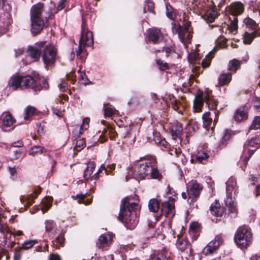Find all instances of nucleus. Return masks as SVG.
Instances as JSON below:
<instances>
[{
  "instance_id": "nucleus-1",
  "label": "nucleus",
  "mask_w": 260,
  "mask_h": 260,
  "mask_svg": "<svg viewBox=\"0 0 260 260\" xmlns=\"http://www.w3.org/2000/svg\"><path fill=\"white\" fill-rule=\"evenodd\" d=\"M139 208L138 203L131 201V198L126 197L121 202L118 219L129 229L134 228L138 223L136 210Z\"/></svg>"
},
{
  "instance_id": "nucleus-2",
  "label": "nucleus",
  "mask_w": 260,
  "mask_h": 260,
  "mask_svg": "<svg viewBox=\"0 0 260 260\" xmlns=\"http://www.w3.org/2000/svg\"><path fill=\"white\" fill-rule=\"evenodd\" d=\"M44 5L39 3L34 5L30 12L31 31L32 34L40 32L44 28L45 23L50 19L52 15L49 14L48 16H44Z\"/></svg>"
},
{
  "instance_id": "nucleus-3",
  "label": "nucleus",
  "mask_w": 260,
  "mask_h": 260,
  "mask_svg": "<svg viewBox=\"0 0 260 260\" xmlns=\"http://www.w3.org/2000/svg\"><path fill=\"white\" fill-rule=\"evenodd\" d=\"M36 85L35 79L30 76H23L17 74L12 76L8 82V86L13 90L27 88L36 90Z\"/></svg>"
},
{
  "instance_id": "nucleus-4",
  "label": "nucleus",
  "mask_w": 260,
  "mask_h": 260,
  "mask_svg": "<svg viewBox=\"0 0 260 260\" xmlns=\"http://www.w3.org/2000/svg\"><path fill=\"white\" fill-rule=\"evenodd\" d=\"M234 240L239 248L243 249L247 247L252 241V234L250 228L246 225L240 226L235 233Z\"/></svg>"
},
{
  "instance_id": "nucleus-5",
  "label": "nucleus",
  "mask_w": 260,
  "mask_h": 260,
  "mask_svg": "<svg viewBox=\"0 0 260 260\" xmlns=\"http://www.w3.org/2000/svg\"><path fill=\"white\" fill-rule=\"evenodd\" d=\"M205 101L208 107L212 109H217V101L214 98L210 96L209 93H202L196 96L194 101L193 108L194 112H199Z\"/></svg>"
},
{
  "instance_id": "nucleus-6",
  "label": "nucleus",
  "mask_w": 260,
  "mask_h": 260,
  "mask_svg": "<svg viewBox=\"0 0 260 260\" xmlns=\"http://www.w3.org/2000/svg\"><path fill=\"white\" fill-rule=\"evenodd\" d=\"M42 51V60L46 67H52L54 65L57 58V50L52 45L45 46Z\"/></svg>"
},
{
  "instance_id": "nucleus-7",
  "label": "nucleus",
  "mask_w": 260,
  "mask_h": 260,
  "mask_svg": "<svg viewBox=\"0 0 260 260\" xmlns=\"http://www.w3.org/2000/svg\"><path fill=\"white\" fill-rule=\"evenodd\" d=\"M93 44L92 32L86 31L82 28V35L79 42L78 48L76 50V55L79 56L82 53L83 49L86 46H90Z\"/></svg>"
},
{
  "instance_id": "nucleus-8",
  "label": "nucleus",
  "mask_w": 260,
  "mask_h": 260,
  "mask_svg": "<svg viewBox=\"0 0 260 260\" xmlns=\"http://www.w3.org/2000/svg\"><path fill=\"white\" fill-rule=\"evenodd\" d=\"M226 191L227 198L225 200L226 205L229 207V210L231 213H236L237 208L235 203L232 201L231 198V192L236 185V183L234 179L230 178L226 182Z\"/></svg>"
},
{
  "instance_id": "nucleus-9",
  "label": "nucleus",
  "mask_w": 260,
  "mask_h": 260,
  "mask_svg": "<svg viewBox=\"0 0 260 260\" xmlns=\"http://www.w3.org/2000/svg\"><path fill=\"white\" fill-rule=\"evenodd\" d=\"M153 161L151 160L139 164L135 170L137 176L140 178H144L149 176L153 170Z\"/></svg>"
},
{
  "instance_id": "nucleus-10",
  "label": "nucleus",
  "mask_w": 260,
  "mask_h": 260,
  "mask_svg": "<svg viewBox=\"0 0 260 260\" xmlns=\"http://www.w3.org/2000/svg\"><path fill=\"white\" fill-rule=\"evenodd\" d=\"M44 44V42H40L35 43L32 46H28V54L34 61H37L39 59L41 53L43 51Z\"/></svg>"
},
{
  "instance_id": "nucleus-11",
  "label": "nucleus",
  "mask_w": 260,
  "mask_h": 260,
  "mask_svg": "<svg viewBox=\"0 0 260 260\" xmlns=\"http://www.w3.org/2000/svg\"><path fill=\"white\" fill-rule=\"evenodd\" d=\"M223 243V238L222 235H218L215 239L210 242L208 245L204 248L203 252L206 255L210 254L215 251L219 246Z\"/></svg>"
},
{
  "instance_id": "nucleus-12",
  "label": "nucleus",
  "mask_w": 260,
  "mask_h": 260,
  "mask_svg": "<svg viewBox=\"0 0 260 260\" xmlns=\"http://www.w3.org/2000/svg\"><path fill=\"white\" fill-rule=\"evenodd\" d=\"M202 189L201 185L196 181H193L191 184L187 187V194L191 202H193L199 198Z\"/></svg>"
},
{
  "instance_id": "nucleus-13",
  "label": "nucleus",
  "mask_w": 260,
  "mask_h": 260,
  "mask_svg": "<svg viewBox=\"0 0 260 260\" xmlns=\"http://www.w3.org/2000/svg\"><path fill=\"white\" fill-rule=\"evenodd\" d=\"M176 31L178 34V37L185 48H187V44L190 42L191 38L190 32L186 27H183L179 26L176 29Z\"/></svg>"
},
{
  "instance_id": "nucleus-14",
  "label": "nucleus",
  "mask_w": 260,
  "mask_h": 260,
  "mask_svg": "<svg viewBox=\"0 0 260 260\" xmlns=\"http://www.w3.org/2000/svg\"><path fill=\"white\" fill-rule=\"evenodd\" d=\"M15 122V119L8 112H5L0 116V127L5 129L9 127Z\"/></svg>"
},
{
  "instance_id": "nucleus-15",
  "label": "nucleus",
  "mask_w": 260,
  "mask_h": 260,
  "mask_svg": "<svg viewBox=\"0 0 260 260\" xmlns=\"http://www.w3.org/2000/svg\"><path fill=\"white\" fill-rule=\"evenodd\" d=\"M113 237L112 233L104 234L99 238L96 246L100 249H104L111 243Z\"/></svg>"
},
{
  "instance_id": "nucleus-16",
  "label": "nucleus",
  "mask_w": 260,
  "mask_h": 260,
  "mask_svg": "<svg viewBox=\"0 0 260 260\" xmlns=\"http://www.w3.org/2000/svg\"><path fill=\"white\" fill-rule=\"evenodd\" d=\"M149 40L154 44L159 43L163 40V35L157 28H151L148 30Z\"/></svg>"
},
{
  "instance_id": "nucleus-17",
  "label": "nucleus",
  "mask_w": 260,
  "mask_h": 260,
  "mask_svg": "<svg viewBox=\"0 0 260 260\" xmlns=\"http://www.w3.org/2000/svg\"><path fill=\"white\" fill-rule=\"evenodd\" d=\"M170 201H165L162 204V210L167 214L168 216L174 215L175 198L173 197H169Z\"/></svg>"
},
{
  "instance_id": "nucleus-18",
  "label": "nucleus",
  "mask_w": 260,
  "mask_h": 260,
  "mask_svg": "<svg viewBox=\"0 0 260 260\" xmlns=\"http://www.w3.org/2000/svg\"><path fill=\"white\" fill-rule=\"evenodd\" d=\"M90 119L88 117H85L83 119L82 123L79 125H76L73 131V133L75 135L80 137L83 134V132L87 130L89 128V123Z\"/></svg>"
},
{
  "instance_id": "nucleus-19",
  "label": "nucleus",
  "mask_w": 260,
  "mask_h": 260,
  "mask_svg": "<svg viewBox=\"0 0 260 260\" xmlns=\"http://www.w3.org/2000/svg\"><path fill=\"white\" fill-rule=\"evenodd\" d=\"M52 201V197H46L42 200L40 205L36 206L34 207L37 210H41L43 213H44L51 208Z\"/></svg>"
},
{
  "instance_id": "nucleus-20",
  "label": "nucleus",
  "mask_w": 260,
  "mask_h": 260,
  "mask_svg": "<svg viewBox=\"0 0 260 260\" xmlns=\"http://www.w3.org/2000/svg\"><path fill=\"white\" fill-rule=\"evenodd\" d=\"M203 126L206 128H211L213 129L215 126L217 120L215 119L213 121L209 116V113L206 112L202 116Z\"/></svg>"
},
{
  "instance_id": "nucleus-21",
  "label": "nucleus",
  "mask_w": 260,
  "mask_h": 260,
  "mask_svg": "<svg viewBox=\"0 0 260 260\" xmlns=\"http://www.w3.org/2000/svg\"><path fill=\"white\" fill-rule=\"evenodd\" d=\"M170 131L174 139H177L180 135L182 131L181 125L175 122L170 126Z\"/></svg>"
},
{
  "instance_id": "nucleus-22",
  "label": "nucleus",
  "mask_w": 260,
  "mask_h": 260,
  "mask_svg": "<svg viewBox=\"0 0 260 260\" xmlns=\"http://www.w3.org/2000/svg\"><path fill=\"white\" fill-rule=\"evenodd\" d=\"M210 211L212 215L217 217H221L224 212V209L219 203L216 202L211 205Z\"/></svg>"
},
{
  "instance_id": "nucleus-23",
  "label": "nucleus",
  "mask_w": 260,
  "mask_h": 260,
  "mask_svg": "<svg viewBox=\"0 0 260 260\" xmlns=\"http://www.w3.org/2000/svg\"><path fill=\"white\" fill-rule=\"evenodd\" d=\"M233 135V133L232 131H230L228 129H225L220 142H219L218 146L220 148L225 147L228 144V142L230 140Z\"/></svg>"
},
{
  "instance_id": "nucleus-24",
  "label": "nucleus",
  "mask_w": 260,
  "mask_h": 260,
  "mask_svg": "<svg viewBox=\"0 0 260 260\" xmlns=\"http://www.w3.org/2000/svg\"><path fill=\"white\" fill-rule=\"evenodd\" d=\"M152 139H151V137H149L148 138V141L149 142H151L153 141L154 142V143L157 145H162L164 146H166L167 145V141L164 139H162L160 137L159 133L153 132L152 134Z\"/></svg>"
},
{
  "instance_id": "nucleus-25",
  "label": "nucleus",
  "mask_w": 260,
  "mask_h": 260,
  "mask_svg": "<svg viewBox=\"0 0 260 260\" xmlns=\"http://www.w3.org/2000/svg\"><path fill=\"white\" fill-rule=\"evenodd\" d=\"M10 24L8 16L4 14L0 15V34L5 33Z\"/></svg>"
},
{
  "instance_id": "nucleus-26",
  "label": "nucleus",
  "mask_w": 260,
  "mask_h": 260,
  "mask_svg": "<svg viewBox=\"0 0 260 260\" xmlns=\"http://www.w3.org/2000/svg\"><path fill=\"white\" fill-rule=\"evenodd\" d=\"M247 116L246 110L244 108L241 107L236 111L234 118L235 120L240 121L247 119Z\"/></svg>"
},
{
  "instance_id": "nucleus-27",
  "label": "nucleus",
  "mask_w": 260,
  "mask_h": 260,
  "mask_svg": "<svg viewBox=\"0 0 260 260\" xmlns=\"http://www.w3.org/2000/svg\"><path fill=\"white\" fill-rule=\"evenodd\" d=\"M103 110L104 116L106 118L112 116L116 111L114 107L108 103L104 104Z\"/></svg>"
},
{
  "instance_id": "nucleus-28",
  "label": "nucleus",
  "mask_w": 260,
  "mask_h": 260,
  "mask_svg": "<svg viewBox=\"0 0 260 260\" xmlns=\"http://www.w3.org/2000/svg\"><path fill=\"white\" fill-rule=\"evenodd\" d=\"M232 79V75L231 73L221 74L218 77V84L220 86H223L228 84Z\"/></svg>"
},
{
  "instance_id": "nucleus-29",
  "label": "nucleus",
  "mask_w": 260,
  "mask_h": 260,
  "mask_svg": "<svg viewBox=\"0 0 260 260\" xmlns=\"http://www.w3.org/2000/svg\"><path fill=\"white\" fill-rule=\"evenodd\" d=\"M231 9L233 15H239L243 12V6L241 3L236 2L231 5Z\"/></svg>"
},
{
  "instance_id": "nucleus-30",
  "label": "nucleus",
  "mask_w": 260,
  "mask_h": 260,
  "mask_svg": "<svg viewBox=\"0 0 260 260\" xmlns=\"http://www.w3.org/2000/svg\"><path fill=\"white\" fill-rule=\"evenodd\" d=\"M148 208L150 212L155 213L159 209V203L158 201L155 198L151 199L148 203Z\"/></svg>"
},
{
  "instance_id": "nucleus-31",
  "label": "nucleus",
  "mask_w": 260,
  "mask_h": 260,
  "mask_svg": "<svg viewBox=\"0 0 260 260\" xmlns=\"http://www.w3.org/2000/svg\"><path fill=\"white\" fill-rule=\"evenodd\" d=\"M37 111V109L35 107L28 106L24 110V119L25 120H28L30 117L34 115Z\"/></svg>"
},
{
  "instance_id": "nucleus-32",
  "label": "nucleus",
  "mask_w": 260,
  "mask_h": 260,
  "mask_svg": "<svg viewBox=\"0 0 260 260\" xmlns=\"http://www.w3.org/2000/svg\"><path fill=\"white\" fill-rule=\"evenodd\" d=\"M95 165L93 162H91L87 166L83 174V177L85 180H88L91 177V175L94 170Z\"/></svg>"
},
{
  "instance_id": "nucleus-33",
  "label": "nucleus",
  "mask_w": 260,
  "mask_h": 260,
  "mask_svg": "<svg viewBox=\"0 0 260 260\" xmlns=\"http://www.w3.org/2000/svg\"><path fill=\"white\" fill-rule=\"evenodd\" d=\"M176 245L178 249L183 252L188 246V243L186 240L182 239L178 240L176 243Z\"/></svg>"
},
{
  "instance_id": "nucleus-34",
  "label": "nucleus",
  "mask_w": 260,
  "mask_h": 260,
  "mask_svg": "<svg viewBox=\"0 0 260 260\" xmlns=\"http://www.w3.org/2000/svg\"><path fill=\"white\" fill-rule=\"evenodd\" d=\"M45 151V149L44 147L36 145L31 148L29 153L31 155L35 156L37 154H42Z\"/></svg>"
},
{
  "instance_id": "nucleus-35",
  "label": "nucleus",
  "mask_w": 260,
  "mask_h": 260,
  "mask_svg": "<svg viewBox=\"0 0 260 260\" xmlns=\"http://www.w3.org/2000/svg\"><path fill=\"white\" fill-rule=\"evenodd\" d=\"M86 194H82V193L78 194L76 196H72V198L74 199H79L78 202L79 203H83L85 205H88L91 203V200L90 199H86L85 200V198Z\"/></svg>"
},
{
  "instance_id": "nucleus-36",
  "label": "nucleus",
  "mask_w": 260,
  "mask_h": 260,
  "mask_svg": "<svg viewBox=\"0 0 260 260\" xmlns=\"http://www.w3.org/2000/svg\"><path fill=\"white\" fill-rule=\"evenodd\" d=\"M154 3L150 0H146L145 2V5L143 9L144 13L147 12H153L154 9Z\"/></svg>"
},
{
  "instance_id": "nucleus-37",
  "label": "nucleus",
  "mask_w": 260,
  "mask_h": 260,
  "mask_svg": "<svg viewBox=\"0 0 260 260\" xmlns=\"http://www.w3.org/2000/svg\"><path fill=\"white\" fill-rule=\"evenodd\" d=\"M244 23L248 28L254 29L257 27V24L252 19L247 18L244 20Z\"/></svg>"
},
{
  "instance_id": "nucleus-38",
  "label": "nucleus",
  "mask_w": 260,
  "mask_h": 260,
  "mask_svg": "<svg viewBox=\"0 0 260 260\" xmlns=\"http://www.w3.org/2000/svg\"><path fill=\"white\" fill-rule=\"evenodd\" d=\"M255 36H257L255 35L254 32L252 33L245 32L243 40L244 43L249 44Z\"/></svg>"
},
{
  "instance_id": "nucleus-39",
  "label": "nucleus",
  "mask_w": 260,
  "mask_h": 260,
  "mask_svg": "<svg viewBox=\"0 0 260 260\" xmlns=\"http://www.w3.org/2000/svg\"><path fill=\"white\" fill-rule=\"evenodd\" d=\"M260 128V116H255L250 126V129H257Z\"/></svg>"
},
{
  "instance_id": "nucleus-40",
  "label": "nucleus",
  "mask_w": 260,
  "mask_h": 260,
  "mask_svg": "<svg viewBox=\"0 0 260 260\" xmlns=\"http://www.w3.org/2000/svg\"><path fill=\"white\" fill-rule=\"evenodd\" d=\"M239 66L240 62L238 60L234 59L229 62L228 69L230 71H236Z\"/></svg>"
},
{
  "instance_id": "nucleus-41",
  "label": "nucleus",
  "mask_w": 260,
  "mask_h": 260,
  "mask_svg": "<svg viewBox=\"0 0 260 260\" xmlns=\"http://www.w3.org/2000/svg\"><path fill=\"white\" fill-rule=\"evenodd\" d=\"M209 157V155L208 154L204 152L202 153L197 155L196 157V159L200 163L202 164H205L208 158Z\"/></svg>"
},
{
  "instance_id": "nucleus-42",
  "label": "nucleus",
  "mask_w": 260,
  "mask_h": 260,
  "mask_svg": "<svg viewBox=\"0 0 260 260\" xmlns=\"http://www.w3.org/2000/svg\"><path fill=\"white\" fill-rule=\"evenodd\" d=\"M247 145L251 147H258L260 146V137H256L250 139Z\"/></svg>"
},
{
  "instance_id": "nucleus-43",
  "label": "nucleus",
  "mask_w": 260,
  "mask_h": 260,
  "mask_svg": "<svg viewBox=\"0 0 260 260\" xmlns=\"http://www.w3.org/2000/svg\"><path fill=\"white\" fill-rule=\"evenodd\" d=\"M0 232L4 235V239H7V234L11 233L8 226L6 224L0 223Z\"/></svg>"
},
{
  "instance_id": "nucleus-44",
  "label": "nucleus",
  "mask_w": 260,
  "mask_h": 260,
  "mask_svg": "<svg viewBox=\"0 0 260 260\" xmlns=\"http://www.w3.org/2000/svg\"><path fill=\"white\" fill-rule=\"evenodd\" d=\"M37 242V241L35 240L25 241L22 244V248L25 250L31 248Z\"/></svg>"
},
{
  "instance_id": "nucleus-45",
  "label": "nucleus",
  "mask_w": 260,
  "mask_h": 260,
  "mask_svg": "<svg viewBox=\"0 0 260 260\" xmlns=\"http://www.w3.org/2000/svg\"><path fill=\"white\" fill-rule=\"evenodd\" d=\"M199 54L197 52L193 51L188 55V60L190 63H193L199 58Z\"/></svg>"
},
{
  "instance_id": "nucleus-46",
  "label": "nucleus",
  "mask_w": 260,
  "mask_h": 260,
  "mask_svg": "<svg viewBox=\"0 0 260 260\" xmlns=\"http://www.w3.org/2000/svg\"><path fill=\"white\" fill-rule=\"evenodd\" d=\"M217 12L214 10L210 11L207 14V20L210 22H213L217 17Z\"/></svg>"
},
{
  "instance_id": "nucleus-47",
  "label": "nucleus",
  "mask_w": 260,
  "mask_h": 260,
  "mask_svg": "<svg viewBox=\"0 0 260 260\" xmlns=\"http://www.w3.org/2000/svg\"><path fill=\"white\" fill-rule=\"evenodd\" d=\"M149 176H150L151 178L153 179H159L160 176L159 173L156 168L154 161L153 162V170L151 171V173H150Z\"/></svg>"
},
{
  "instance_id": "nucleus-48",
  "label": "nucleus",
  "mask_w": 260,
  "mask_h": 260,
  "mask_svg": "<svg viewBox=\"0 0 260 260\" xmlns=\"http://www.w3.org/2000/svg\"><path fill=\"white\" fill-rule=\"evenodd\" d=\"M85 147V141L83 139H79L77 141L75 148L77 151H80Z\"/></svg>"
},
{
  "instance_id": "nucleus-49",
  "label": "nucleus",
  "mask_w": 260,
  "mask_h": 260,
  "mask_svg": "<svg viewBox=\"0 0 260 260\" xmlns=\"http://www.w3.org/2000/svg\"><path fill=\"white\" fill-rule=\"evenodd\" d=\"M167 16L170 19H172L173 17V8L169 3L166 4Z\"/></svg>"
},
{
  "instance_id": "nucleus-50",
  "label": "nucleus",
  "mask_w": 260,
  "mask_h": 260,
  "mask_svg": "<svg viewBox=\"0 0 260 260\" xmlns=\"http://www.w3.org/2000/svg\"><path fill=\"white\" fill-rule=\"evenodd\" d=\"M156 63L159 66V69L161 71H164L168 69V64L163 60L157 59L156 60Z\"/></svg>"
},
{
  "instance_id": "nucleus-51",
  "label": "nucleus",
  "mask_w": 260,
  "mask_h": 260,
  "mask_svg": "<svg viewBox=\"0 0 260 260\" xmlns=\"http://www.w3.org/2000/svg\"><path fill=\"white\" fill-rule=\"evenodd\" d=\"M45 229L46 231H51L54 226V223L53 220H47L45 222Z\"/></svg>"
},
{
  "instance_id": "nucleus-52",
  "label": "nucleus",
  "mask_w": 260,
  "mask_h": 260,
  "mask_svg": "<svg viewBox=\"0 0 260 260\" xmlns=\"http://www.w3.org/2000/svg\"><path fill=\"white\" fill-rule=\"evenodd\" d=\"M151 260H168L167 256L162 253L151 256Z\"/></svg>"
},
{
  "instance_id": "nucleus-53",
  "label": "nucleus",
  "mask_w": 260,
  "mask_h": 260,
  "mask_svg": "<svg viewBox=\"0 0 260 260\" xmlns=\"http://www.w3.org/2000/svg\"><path fill=\"white\" fill-rule=\"evenodd\" d=\"M64 233V232H61L60 234L56 238V242L61 246H63L65 241Z\"/></svg>"
},
{
  "instance_id": "nucleus-54",
  "label": "nucleus",
  "mask_w": 260,
  "mask_h": 260,
  "mask_svg": "<svg viewBox=\"0 0 260 260\" xmlns=\"http://www.w3.org/2000/svg\"><path fill=\"white\" fill-rule=\"evenodd\" d=\"M229 28L232 31L237 30L238 28V20L236 18H234L233 21H231Z\"/></svg>"
},
{
  "instance_id": "nucleus-55",
  "label": "nucleus",
  "mask_w": 260,
  "mask_h": 260,
  "mask_svg": "<svg viewBox=\"0 0 260 260\" xmlns=\"http://www.w3.org/2000/svg\"><path fill=\"white\" fill-rule=\"evenodd\" d=\"M41 191V189H36L34 193L31 194L29 195V197H27V200L28 202H30L34 199H35L36 197V195L40 193Z\"/></svg>"
},
{
  "instance_id": "nucleus-56",
  "label": "nucleus",
  "mask_w": 260,
  "mask_h": 260,
  "mask_svg": "<svg viewBox=\"0 0 260 260\" xmlns=\"http://www.w3.org/2000/svg\"><path fill=\"white\" fill-rule=\"evenodd\" d=\"M207 60L204 59L202 62V66L203 68H207L210 64V60L211 59V57H209V55H208L207 56Z\"/></svg>"
},
{
  "instance_id": "nucleus-57",
  "label": "nucleus",
  "mask_w": 260,
  "mask_h": 260,
  "mask_svg": "<svg viewBox=\"0 0 260 260\" xmlns=\"http://www.w3.org/2000/svg\"><path fill=\"white\" fill-rule=\"evenodd\" d=\"M67 0H60L58 2L57 10H61L63 9L65 7V3H66Z\"/></svg>"
},
{
  "instance_id": "nucleus-58",
  "label": "nucleus",
  "mask_w": 260,
  "mask_h": 260,
  "mask_svg": "<svg viewBox=\"0 0 260 260\" xmlns=\"http://www.w3.org/2000/svg\"><path fill=\"white\" fill-rule=\"evenodd\" d=\"M105 170V166L104 165L101 166L100 168L98 170L97 172L95 173L92 177V178L96 179L98 177V175L103 170Z\"/></svg>"
},
{
  "instance_id": "nucleus-59",
  "label": "nucleus",
  "mask_w": 260,
  "mask_h": 260,
  "mask_svg": "<svg viewBox=\"0 0 260 260\" xmlns=\"http://www.w3.org/2000/svg\"><path fill=\"white\" fill-rule=\"evenodd\" d=\"M49 260H61V259L58 254L52 253L49 255Z\"/></svg>"
},
{
  "instance_id": "nucleus-60",
  "label": "nucleus",
  "mask_w": 260,
  "mask_h": 260,
  "mask_svg": "<svg viewBox=\"0 0 260 260\" xmlns=\"http://www.w3.org/2000/svg\"><path fill=\"white\" fill-rule=\"evenodd\" d=\"M8 170H9L10 174L11 175V177H13L16 173L17 171H16V168H15V167H13V168L9 167Z\"/></svg>"
},
{
  "instance_id": "nucleus-61",
  "label": "nucleus",
  "mask_w": 260,
  "mask_h": 260,
  "mask_svg": "<svg viewBox=\"0 0 260 260\" xmlns=\"http://www.w3.org/2000/svg\"><path fill=\"white\" fill-rule=\"evenodd\" d=\"M172 107L174 110L178 111L179 109V103L176 101H174V102H172Z\"/></svg>"
},
{
  "instance_id": "nucleus-62",
  "label": "nucleus",
  "mask_w": 260,
  "mask_h": 260,
  "mask_svg": "<svg viewBox=\"0 0 260 260\" xmlns=\"http://www.w3.org/2000/svg\"><path fill=\"white\" fill-rule=\"evenodd\" d=\"M52 112L54 114L57 115L58 117H61L62 116V113L61 111H60L59 110L55 108H52Z\"/></svg>"
},
{
  "instance_id": "nucleus-63",
  "label": "nucleus",
  "mask_w": 260,
  "mask_h": 260,
  "mask_svg": "<svg viewBox=\"0 0 260 260\" xmlns=\"http://www.w3.org/2000/svg\"><path fill=\"white\" fill-rule=\"evenodd\" d=\"M13 153L14 154L13 156L14 159H18L21 156V152L19 150H14Z\"/></svg>"
},
{
  "instance_id": "nucleus-64",
  "label": "nucleus",
  "mask_w": 260,
  "mask_h": 260,
  "mask_svg": "<svg viewBox=\"0 0 260 260\" xmlns=\"http://www.w3.org/2000/svg\"><path fill=\"white\" fill-rule=\"evenodd\" d=\"M15 57H17L22 54L23 50L22 48H18L15 50Z\"/></svg>"
}]
</instances>
